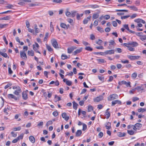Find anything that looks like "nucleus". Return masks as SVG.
Segmentation results:
<instances>
[{
    "mask_svg": "<svg viewBox=\"0 0 146 146\" xmlns=\"http://www.w3.org/2000/svg\"><path fill=\"white\" fill-rule=\"evenodd\" d=\"M109 46L108 48L109 49H111L114 48V46L115 44V43L113 40H111L109 42Z\"/></svg>",
    "mask_w": 146,
    "mask_h": 146,
    "instance_id": "obj_1",
    "label": "nucleus"
},
{
    "mask_svg": "<svg viewBox=\"0 0 146 146\" xmlns=\"http://www.w3.org/2000/svg\"><path fill=\"white\" fill-rule=\"evenodd\" d=\"M133 126V129L136 131L137 129H139L142 126V124L140 123H137L134 125H132Z\"/></svg>",
    "mask_w": 146,
    "mask_h": 146,
    "instance_id": "obj_2",
    "label": "nucleus"
},
{
    "mask_svg": "<svg viewBox=\"0 0 146 146\" xmlns=\"http://www.w3.org/2000/svg\"><path fill=\"white\" fill-rule=\"evenodd\" d=\"M118 98V95L116 94H113L110 95L109 98H108L109 101H111Z\"/></svg>",
    "mask_w": 146,
    "mask_h": 146,
    "instance_id": "obj_3",
    "label": "nucleus"
},
{
    "mask_svg": "<svg viewBox=\"0 0 146 146\" xmlns=\"http://www.w3.org/2000/svg\"><path fill=\"white\" fill-rule=\"evenodd\" d=\"M52 44L55 48H58V45L56 40L55 39H53L51 40Z\"/></svg>",
    "mask_w": 146,
    "mask_h": 146,
    "instance_id": "obj_4",
    "label": "nucleus"
},
{
    "mask_svg": "<svg viewBox=\"0 0 146 146\" xmlns=\"http://www.w3.org/2000/svg\"><path fill=\"white\" fill-rule=\"evenodd\" d=\"M21 57L23 59L26 60L27 56L26 54L24 51H21L20 52Z\"/></svg>",
    "mask_w": 146,
    "mask_h": 146,
    "instance_id": "obj_5",
    "label": "nucleus"
},
{
    "mask_svg": "<svg viewBox=\"0 0 146 146\" xmlns=\"http://www.w3.org/2000/svg\"><path fill=\"white\" fill-rule=\"evenodd\" d=\"M103 97L102 96H99L97 97L94 99L95 102H99L103 100Z\"/></svg>",
    "mask_w": 146,
    "mask_h": 146,
    "instance_id": "obj_6",
    "label": "nucleus"
},
{
    "mask_svg": "<svg viewBox=\"0 0 146 146\" xmlns=\"http://www.w3.org/2000/svg\"><path fill=\"white\" fill-rule=\"evenodd\" d=\"M76 48V47L75 46H72L68 48L67 49L68 53L69 54L71 53Z\"/></svg>",
    "mask_w": 146,
    "mask_h": 146,
    "instance_id": "obj_7",
    "label": "nucleus"
},
{
    "mask_svg": "<svg viewBox=\"0 0 146 146\" xmlns=\"http://www.w3.org/2000/svg\"><path fill=\"white\" fill-rule=\"evenodd\" d=\"M121 104V102L118 100H116L112 101L111 102V106H115L116 104Z\"/></svg>",
    "mask_w": 146,
    "mask_h": 146,
    "instance_id": "obj_8",
    "label": "nucleus"
},
{
    "mask_svg": "<svg viewBox=\"0 0 146 146\" xmlns=\"http://www.w3.org/2000/svg\"><path fill=\"white\" fill-rule=\"evenodd\" d=\"M23 98L24 100H26L27 98V94L26 91H23L22 94Z\"/></svg>",
    "mask_w": 146,
    "mask_h": 146,
    "instance_id": "obj_9",
    "label": "nucleus"
},
{
    "mask_svg": "<svg viewBox=\"0 0 146 146\" xmlns=\"http://www.w3.org/2000/svg\"><path fill=\"white\" fill-rule=\"evenodd\" d=\"M139 56H128V58L131 60H135L136 59H138L139 57Z\"/></svg>",
    "mask_w": 146,
    "mask_h": 146,
    "instance_id": "obj_10",
    "label": "nucleus"
},
{
    "mask_svg": "<svg viewBox=\"0 0 146 146\" xmlns=\"http://www.w3.org/2000/svg\"><path fill=\"white\" fill-rule=\"evenodd\" d=\"M104 53L106 54H114V50H107Z\"/></svg>",
    "mask_w": 146,
    "mask_h": 146,
    "instance_id": "obj_11",
    "label": "nucleus"
},
{
    "mask_svg": "<svg viewBox=\"0 0 146 146\" xmlns=\"http://www.w3.org/2000/svg\"><path fill=\"white\" fill-rule=\"evenodd\" d=\"M99 6L97 5H91L86 6V7L88 8H91L92 9H96L99 7Z\"/></svg>",
    "mask_w": 146,
    "mask_h": 146,
    "instance_id": "obj_12",
    "label": "nucleus"
},
{
    "mask_svg": "<svg viewBox=\"0 0 146 146\" xmlns=\"http://www.w3.org/2000/svg\"><path fill=\"white\" fill-rule=\"evenodd\" d=\"M7 96L9 99H11V98H13L15 100H17V97L13 94H8Z\"/></svg>",
    "mask_w": 146,
    "mask_h": 146,
    "instance_id": "obj_13",
    "label": "nucleus"
},
{
    "mask_svg": "<svg viewBox=\"0 0 146 146\" xmlns=\"http://www.w3.org/2000/svg\"><path fill=\"white\" fill-rule=\"evenodd\" d=\"M62 117L63 118H64L66 121H68L69 119L68 116H67V114L66 113H63L62 114Z\"/></svg>",
    "mask_w": 146,
    "mask_h": 146,
    "instance_id": "obj_14",
    "label": "nucleus"
},
{
    "mask_svg": "<svg viewBox=\"0 0 146 146\" xmlns=\"http://www.w3.org/2000/svg\"><path fill=\"white\" fill-rule=\"evenodd\" d=\"M134 21L135 22L137 23H142L143 24H145V21L141 19H135Z\"/></svg>",
    "mask_w": 146,
    "mask_h": 146,
    "instance_id": "obj_15",
    "label": "nucleus"
},
{
    "mask_svg": "<svg viewBox=\"0 0 146 146\" xmlns=\"http://www.w3.org/2000/svg\"><path fill=\"white\" fill-rule=\"evenodd\" d=\"M129 44L132 45L133 47H136L138 45V43L136 42H132L129 43Z\"/></svg>",
    "mask_w": 146,
    "mask_h": 146,
    "instance_id": "obj_16",
    "label": "nucleus"
},
{
    "mask_svg": "<svg viewBox=\"0 0 146 146\" xmlns=\"http://www.w3.org/2000/svg\"><path fill=\"white\" fill-rule=\"evenodd\" d=\"M82 50V48H80L74 51L73 53V54L74 55H75L81 52Z\"/></svg>",
    "mask_w": 146,
    "mask_h": 146,
    "instance_id": "obj_17",
    "label": "nucleus"
},
{
    "mask_svg": "<svg viewBox=\"0 0 146 146\" xmlns=\"http://www.w3.org/2000/svg\"><path fill=\"white\" fill-rule=\"evenodd\" d=\"M19 90H20L19 91H18V89L17 90V89L15 91L13 92V94L17 96H18L19 95V93H21L22 91L21 88H20Z\"/></svg>",
    "mask_w": 146,
    "mask_h": 146,
    "instance_id": "obj_18",
    "label": "nucleus"
},
{
    "mask_svg": "<svg viewBox=\"0 0 146 146\" xmlns=\"http://www.w3.org/2000/svg\"><path fill=\"white\" fill-rule=\"evenodd\" d=\"M126 135L125 133H122L121 132H118L117 134V135L119 137H123L125 136Z\"/></svg>",
    "mask_w": 146,
    "mask_h": 146,
    "instance_id": "obj_19",
    "label": "nucleus"
},
{
    "mask_svg": "<svg viewBox=\"0 0 146 146\" xmlns=\"http://www.w3.org/2000/svg\"><path fill=\"white\" fill-rule=\"evenodd\" d=\"M82 133V131L81 130H78L76 133V137H79L80 136Z\"/></svg>",
    "mask_w": 146,
    "mask_h": 146,
    "instance_id": "obj_20",
    "label": "nucleus"
},
{
    "mask_svg": "<svg viewBox=\"0 0 146 146\" xmlns=\"http://www.w3.org/2000/svg\"><path fill=\"white\" fill-rule=\"evenodd\" d=\"M127 7L130 8L131 10H132L135 11H137L138 10L137 8L134 6H127Z\"/></svg>",
    "mask_w": 146,
    "mask_h": 146,
    "instance_id": "obj_21",
    "label": "nucleus"
},
{
    "mask_svg": "<svg viewBox=\"0 0 146 146\" xmlns=\"http://www.w3.org/2000/svg\"><path fill=\"white\" fill-rule=\"evenodd\" d=\"M29 139L32 143H34L35 142V137L32 136H31L29 137Z\"/></svg>",
    "mask_w": 146,
    "mask_h": 146,
    "instance_id": "obj_22",
    "label": "nucleus"
},
{
    "mask_svg": "<svg viewBox=\"0 0 146 146\" xmlns=\"http://www.w3.org/2000/svg\"><path fill=\"white\" fill-rule=\"evenodd\" d=\"M65 14L67 17H71V12H69L68 11V9H67L65 12Z\"/></svg>",
    "mask_w": 146,
    "mask_h": 146,
    "instance_id": "obj_23",
    "label": "nucleus"
},
{
    "mask_svg": "<svg viewBox=\"0 0 146 146\" xmlns=\"http://www.w3.org/2000/svg\"><path fill=\"white\" fill-rule=\"evenodd\" d=\"M60 26L62 28L64 29H68L67 25L63 23H61L60 24Z\"/></svg>",
    "mask_w": 146,
    "mask_h": 146,
    "instance_id": "obj_24",
    "label": "nucleus"
},
{
    "mask_svg": "<svg viewBox=\"0 0 146 146\" xmlns=\"http://www.w3.org/2000/svg\"><path fill=\"white\" fill-rule=\"evenodd\" d=\"M72 103L73 108L76 110L77 108V106H78V104L74 101Z\"/></svg>",
    "mask_w": 146,
    "mask_h": 146,
    "instance_id": "obj_25",
    "label": "nucleus"
},
{
    "mask_svg": "<svg viewBox=\"0 0 146 146\" xmlns=\"http://www.w3.org/2000/svg\"><path fill=\"white\" fill-rule=\"evenodd\" d=\"M0 54L5 58L8 57V55L7 53L3 52L1 51H0Z\"/></svg>",
    "mask_w": 146,
    "mask_h": 146,
    "instance_id": "obj_26",
    "label": "nucleus"
},
{
    "mask_svg": "<svg viewBox=\"0 0 146 146\" xmlns=\"http://www.w3.org/2000/svg\"><path fill=\"white\" fill-rule=\"evenodd\" d=\"M28 54L29 56H33L34 55V52L33 50H29L28 52Z\"/></svg>",
    "mask_w": 146,
    "mask_h": 146,
    "instance_id": "obj_27",
    "label": "nucleus"
},
{
    "mask_svg": "<svg viewBox=\"0 0 146 146\" xmlns=\"http://www.w3.org/2000/svg\"><path fill=\"white\" fill-rule=\"evenodd\" d=\"M14 7V6L11 4H8L6 6V7L8 9H13V8Z\"/></svg>",
    "mask_w": 146,
    "mask_h": 146,
    "instance_id": "obj_28",
    "label": "nucleus"
},
{
    "mask_svg": "<svg viewBox=\"0 0 146 146\" xmlns=\"http://www.w3.org/2000/svg\"><path fill=\"white\" fill-rule=\"evenodd\" d=\"M146 111V109L141 108L138 110V111L139 112H143Z\"/></svg>",
    "mask_w": 146,
    "mask_h": 146,
    "instance_id": "obj_29",
    "label": "nucleus"
},
{
    "mask_svg": "<svg viewBox=\"0 0 146 146\" xmlns=\"http://www.w3.org/2000/svg\"><path fill=\"white\" fill-rule=\"evenodd\" d=\"M99 17V15L98 14H94L92 16L93 20L94 19H97Z\"/></svg>",
    "mask_w": 146,
    "mask_h": 146,
    "instance_id": "obj_30",
    "label": "nucleus"
},
{
    "mask_svg": "<svg viewBox=\"0 0 146 146\" xmlns=\"http://www.w3.org/2000/svg\"><path fill=\"white\" fill-rule=\"evenodd\" d=\"M61 59L62 60H65L68 58V56L64 54H62L61 55Z\"/></svg>",
    "mask_w": 146,
    "mask_h": 146,
    "instance_id": "obj_31",
    "label": "nucleus"
},
{
    "mask_svg": "<svg viewBox=\"0 0 146 146\" xmlns=\"http://www.w3.org/2000/svg\"><path fill=\"white\" fill-rule=\"evenodd\" d=\"M140 39L143 41L146 40V35H144L140 37Z\"/></svg>",
    "mask_w": 146,
    "mask_h": 146,
    "instance_id": "obj_32",
    "label": "nucleus"
},
{
    "mask_svg": "<svg viewBox=\"0 0 146 146\" xmlns=\"http://www.w3.org/2000/svg\"><path fill=\"white\" fill-rule=\"evenodd\" d=\"M46 47L48 50L49 51H51L52 50V49L51 48V47L48 45L47 44H46Z\"/></svg>",
    "mask_w": 146,
    "mask_h": 146,
    "instance_id": "obj_33",
    "label": "nucleus"
},
{
    "mask_svg": "<svg viewBox=\"0 0 146 146\" xmlns=\"http://www.w3.org/2000/svg\"><path fill=\"white\" fill-rule=\"evenodd\" d=\"M21 129V127L19 126L17 127H15L13 129V130L14 131H19Z\"/></svg>",
    "mask_w": 146,
    "mask_h": 146,
    "instance_id": "obj_34",
    "label": "nucleus"
},
{
    "mask_svg": "<svg viewBox=\"0 0 146 146\" xmlns=\"http://www.w3.org/2000/svg\"><path fill=\"white\" fill-rule=\"evenodd\" d=\"M86 50L89 51H92L93 50V49L91 47L89 46H87L85 48Z\"/></svg>",
    "mask_w": 146,
    "mask_h": 146,
    "instance_id": "obj_35",
    "label": "nucleus"
},
{
    "mask_svg": "<svg viewBox=\"0 0 146 146\" xmlns=\"http://www.w3.org/2000/svg\"><path fill=\"white\" fill-rule=\"evenodd\" d=\"M68 22L70 23L71 25H73V19L70 18L68 19L67 20Z\"/></svg>",
    "mask_w": 146,
    "mask_h": 146,
    "instance_id": "obj_36",
    "label": "nucleus"
},
{
    "mask_svg": "<svg viewBox=\"0 0 146 146\" xmlns=\"http://www.w3.org/2000/svg\"><path fill=\"white\" fill-rule=\"evenodd\" d=\"M105 114L107 116L106 118L107 119H108L110 116V112L108 111H106L105 112Z\"/></svg>",
    "mask_w": 146,
    "mask_h": 146,
    "instance_id": "obj_37",
    "label": "nucleus"
},
{
    "mask_svg": "<svg viewBox=\"0 0 146 146\" xmlns=\"http://www.w3.org/2000/svg\"><path fill=\"white\" fill-rule=\"evenodd\" d=\"M93 108L91 106L89 105L88 106V112L90 111L93 110Z\"/></svg>",
    "mask_w": 146,
    "mask_h": 146,
    "instance_id": "obj_38",
    "label": "nucleus"
},
{
    "mask_svg": "<svg viewBox=\"0 0 146 146\" xmlns=\"http://www.w3.org/2000/svg\"><path fill=\"white\" fill-rule=\"evenodd\" d=\"M137 73L136 72L133 73L131 75V77L133 79H135L137 76Z\"/></svg>",
    "mask_w": 146,
    "mask_h": 146,
    "instance_id": "obj_39",
    "label": "nucleus"
},
{
    "mask_svg": "<svg viewBox=\"0 0 146 146\" xmlns=\"http://www.w3.org/2000/svg\"><path fill=\"white\" fill-rule=\"evenodd\" d=\"M76 11H72L71 17H74L76 15Z\"/></svg>",
    "mask_w": 146,
    "mask_h": 146,
    "instance_id": "obj_40",
    "label": "nucleus"
},
{
    "mask_svg": "<svg viewBox=\"0 0 146 146\" xmlns=\"http://www.w3.org/2000/svg\"><path fill=\"white\" fill-rule=\"evenodd\" d=\"M33 48L34 50L36 51V52L40 54V53L38 50V49L35 46L34 44H33Z\"/></svg>",
    "mask_w": 146,
    "mask_h": 146,
    "instance_id": "obj_41",
    "label": "nucleus"
},
{
    "mask_svg": "<svg viewBox=\"0 0 146 146\" xmlns=\"http://www.w3.org/2000/svg\"><path fill=\"white\" fill-rule=\"evenodd\" d=\"M97 61L101 63H104L106 62V61L103 59H97Z\"/></svg>",
    "mask_w": 146,
    "mask_h": 146,
    "instance_id": "obj_42",
    "label": "nucleus"
},
{
    "mask_svg": "<svg viewBox=\"0 0 146 146\" xmlns=\"http://www.w3.org/2000/svg\"><path fill=\"white\" fill-rule=\"evenodd\" d=\"M127 133L130 135H133L134 134V132L132 130H127Z\"/></svg>",
    "mask_w": 146,
    "mask_h": 146,
    "instance_id": "obj_43",
    "label": "nucleus"
},
{
    "mask_svg": "<svg viewBox=\"0 0 146 146\" xmlns=\"http://www.w3.org/2000/svg\"><path fill=\"white\" fill-rule=\"evenodd\" d=\"M4 20H10L11 18V16L10 15L9 16H7L6 17H4Z\"/></svg>",
    "mask_w": 146,
    "mask_h": 146,
    "instance_id": "obj_44",
    "label": "nucleus"
},
{
    "mask_svg": "<svg viewBox=\"0 0 146 146\" xmlns=\"http://www.w3.org/2000/svg\"><path fill=\"white\" fill-rule=\"evenodd\" d=\"M82 125H83L82 130L83 131H84L87 128V126L84 123H83L82 124Z\"/></svg>",
    "mask_w": 146,
    "mask_h": 146,
    "instance_id": "obj_45",
    "label": "nucleus"
},
{
    "mask_svg": "<svg viewBox=\"0 0 146 146\" xmlns=\"http://www.w3.org/2000/svg\"><path fill=\"white\" fill-rule=\"evenodd\" d=\"M98 79L100 80H101V81H104V77H103L102 76H98Z\"/></svg>",
    "mask_w": 146,
    "mask_h": 146,
    "instance_id": "obj_46",
    "label": "nucleus"
},
{
    "mask_svg": "<svg viewBox=\"0 0 146 146\" xmlns=\"http://www.w3.org/2000/svg\"><path fill=\"white\" fill-rule=\"evenodd\" d=\"M103 17L106 20H108L110 18V16L108 15H106L103 16Z\"/></svg>",
    "mask_w": 146,
    "mask_h": 146,
    "instance_id": "obj_47",
    "label": "nucleus"
},
{
    "mask_svg": "<svg viewBox=\"0 0 146 146\" xmlns=\"http://www.w3.org/2000/svg\"><path fill=\"white\" fill-rule=\"evenodd\" d=\"M23 135L24 134H21L17 137V139L19 140L20 139H22L23 138Z\"/></svg>",
    "mask_w": 146,
    "mask_h": 146,
    "instance_id": "obj_48",
    "label": "nucleus"
},
{
    "mask_svg": "<svg viewBox=\"0 0 146 146\" xmlns=\"http://www.w3.org/2000/svg\"><path fill=\"white\" fill-rule=\"evenodd\" d=\"M52 22H50V30L52 32L54 31V27L53 25L52 24Z\"/></svg>",
    "mask_w": 146,
    "mask_h": 146,
    "instance_id": "obj_49",
    "label": "nucleus"
},
{
    "mask_svg": "<svg viewBox=\"0 0 146 146\" xmlns=\"http://www.w3.org/2000/svg\"><path fill=\"white\" fill-rule=\"evenodd\" d=\"M72 82L69 80H67V81L66 82V84L67 85L69 86H70L72 84Z\"/></svg>",
    "mask_w": 146,
    "mask_h": 146,
    "instance_id": "obj_50",
    "label": "nucleus"
},
{
    "mask_svg": "<svg viewBox=\"0 0 146 146\" xmlns=\"http://www.w3.org/2000/svg\"><path fill=\"white\" fill-rule=\"evenodd\" d=\"M102 42L103 41L100 39H99L98 41L96 42V43L99 45H101Z\"/></svg>",
    "mask_w": 146,
    "mask_h": 146,
    "instance_id": "obj_51",
    "label": "nucleus"
},
{
    "mask_svg": "<svg viewBox=\"0 0 146 146\" xmlns=\"http://www.w3.org/2000/svg\"><path fill=\"white\" fill-rule=\"evenodd\" d=\"M48 33H46L45 37L44 39V41H46L47 39V38L48 37Z\"/></svg>",
    "mask_w": 146,
    "mask_h": 146,
    "instance_id": "obj_52",
    "label": "nucleus"
},
{
    "mask_svg": "<svg viewBox=\"0 0 146 146\" xmlns=\"http://www.w3.org/2000/svg\"><path fill=\"white\" fill-rule=\"evenodd\" d=\"M3 39L6 44L7 45L8 44V42L6 39V37L5 36H3Z\"/></svg>",
    "mask_w": 146,
    "mask_h": 146,
    "instance_id": "obj_53",
    "label": "nucleus"
},
{
    "mask_svg": "<svg viewBox=\"0 0 146 146\" xmlns=\"http://www.w3.org/2000/svg\"><path fill=\"white\" fill-rule=\"evenodd\" d=\"M53 2L57 3H60L62 2V0H53Z\"/></svg>",
    "mask_w": 146,
    "mask_h": 146,
    "instance_id": "obj_54",
    "label": "nucleus"
},
{
    "mask_svg": "<svg viewBox=\"0 0 146 146\" xmlns=\"http://www.w3.org/2000/svg\"><path fill=\"white\" fill-rule=\"evenodd\" d=\"M12 85V83H9L5 86L4 88L5 89H6L7 88L11 86Z\"/></svg>",
    "mask_w": 146,
    "mask_h": 146,
    "instance_id": "obj_55",
    "label": "nucleus"
},
{
    "mask_svg": "<svg viewBox=\"0 0 146 146\" xmlns=\"http://www.w3.org/2000/svg\"><path fill=\"white\" fill-rule=\"evenodd\" d=\"M54 97H55V98L57 99V101H60L61 100L60 98V97L56 95H55Z\"/></svg>",
    "mask_w": 146,
    "mask_h": 146,
    "instance_id": "obj_56",
    "label": "nucleus"
},
{
    "mask_svg": "<svg viewBox=\"0 0 146 146\" xmlns=\"http://www.w3.org/2000/svg\"><path fill=\"white\" fill-rule=\"evenodd\" d=\"M121 62L123 64L128 63H129V61L127 60H121Z\"/></svg>",
    "mask_w": 146,
    "mask_h": 146,
    "instance_id": "obj_57",
    "label": "nucleus"
},
{
    "mask_svg": "<svg viewBox=\"0 0 146 146\" xmlns=\"http://www.w3.org/2000/svg\"><path fill=\"white\" fill-rule=\"evenodd\" d=\"M52 121H49L47 122L46 123V125L47 126H49L50 125H51L52 124Z\"/></svg>",
    "mask_w": 146,
    "mask_h": 146,
    "instance_id": "obj_58",
    "label": "nucleus"
},
{
    "mask_svg": "<svg viewBox=\"0 0 146 146\" xmlns=\"http://www.w3.org/2000/svg\"><path fill=\"white\" fill-rule=\"evenodd\" d=\"M20 88L19 86H13V89H17V90L18 89V91H19L20 90H19Z\"/></svg>",
    "mask_w": 146,
    "mask_h": 146,
    "instance_id": "obj_59",
    "label": "nucleus"
},
{
    "mask_svg": "<svg viewBox=\"0 0 146 146\" xmlns=\"http://www.w3.org/2000/svg\"><path fill=\"white\" fill-rule=\"evenodd\" d=\"M18 4L20 5L23 6L25 4V2L23 0L22 2L19 3Z\"/></svg>",
    "mask_w": 146,
    "mask_h": 146,
    "instance_id": "obj_60",
    "label": "nucleus"
},
{
    "mask_svg": "<svg viewBox=\"0 0 146 146\" xmlns=\"http://www.w3.org/2000/svg\"><path fill=\"white\" fill-rule=\"evenodd\" d=\"M90 38L92 40H94L95 39V36L93 34H91L90 35Z\"/></svg>",
    "mask_w": 146,
    "mask_h": 146,
    "instance_id": "obj_61",
    "label": "nucleus"
},
{
    "mask_svg": "<svg viewBox=\"0 0 146 146\" xmlns=\"http://www.w3.org/2000/svg\"><path fill=\"white\" fill-rule=\"evenodd\" d=\"M82 42V43L86 46L90 44L84 41H83Z\"/></svg>",
    "mask_w": 146,
    "mask_h": 146,
    "instance_id": "obj_62",
    "label": "nucleus"
},
{
    "mask_svg": "<svg viewBox=\"0 0 146 146\" xmlns=\"http://www.w3.org/2000/svg\"><path fill=\"white\" fill-rule=\"evenodd\" d=\"M123 27L125 29H126L127 30H129V28L128 25H123Z\"/></svg>",
    "mask_w": 146,
    "mask_h": 146,
    "instance_id": "obj_63",
    "label": "nucleus"
},
{
    "mask_svg": "<svg viewBox=\"0 0 146 146\" xmlns=\"http://www.w3.org/2000/svg\"><path fill=\"white\" fill-rule=\"evenodd\" d=\"M139 100V98L137 97H133V102H135L136 101H137Z\"/></svg>",
    "mask_w": 146,
    "mask_h": 146,
    "instance_id": "obj_64",
    "label": "nucleus"
}]
</instances>
